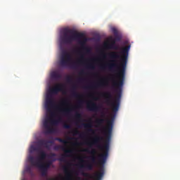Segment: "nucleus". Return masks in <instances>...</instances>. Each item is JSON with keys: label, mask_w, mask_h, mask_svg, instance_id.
Instances as JSON below:
<instances>
[{"label": "nucleus", "mask_w": 180, "mask_h": 180, "mask_svg": "<svg viewBox=\"0 0 180 180\" xmlns=\"http://www.w3.org/2000/svg\"><path fill=\"white\" fill-rule=\"evenodd\" d=\"M110 40L111 41L110 44L106 43L104 44V47L105 49H110L111 50H120V47L116 45V39H114L113 37H110Z\"/></svg>", "instance_id": "9"}, {"label": "nucleus", "mask_w": 180, "mask_h": 180, "mask_svg": "<svg viewBox=\"0 0 180 180\" xmlns=\"http://www.w3.org/2000/svg\"><path fill=\"white\" fill-rule=\"evenodd\" d=\"M26 172H28V174H30V175L33 176V175H34L33 171H32V168H30V167H28L26 168Z\"/></svg>", "instance_id": "22"}, {"label": "nucleus", "mask_w": 180, "mask_h": 180, "mask_svg": "<svg viewBox=\"0 0 180 180\" xmlns=\"http://www.w3.org/2000/svg\"><path fill=\"white\" fill-rule=\"evenodd\" d=\"M71 105V101H70L69 98H63L60 101V106H70Z\"/></svg>", "instance_id": "14"}, {"label": "nucleus", "mask_w": 180, "mask_h": 180, "mask_svg": "<svg viewBox=\"0 0 180 180\" xmlns=\"http://www.w3.org/2000/svg\"><path fill=\"white\" fill-rule=\"evenodd\" d=\"M35 165H37L35 167H37L38 168H39V169H46L47 170V169H49V168H50V165H51V162L49 161L45 165L43 164V162L39 163V164L38 162V163L35 164Z\"/></svg>", "instance_id": "11"}, {"label": "nucleus", "mask_w": 180, "mask_h": 180, "mask_svg": "<svg viewBox=\"0 0 180 180\" xmlns=\"http://www.w3.org/2000/svg\"><path fill=\"white\" fill-rule=\"evenodd\" d=\"M101 117H105V114H103V115H101Z\"/></svg>", "instance_id": "34"}, {"label": "nucleus", "mask_w": 180, "mask_h": 180, "mask_svg": "<svg viewBox=\"0 0 180 180\" xmlns=\"http://www.w3.org/2000/svg\"><path fill=\"white\" fill-rule=\"evenodd\" d=\"M60 40L65 44H72V42L77 41L79 44L81 50H83L86 54L91 53L92 50L86 46L88 37L82 32H78L74 30L65 28L60 37Z\"/></svg>", "instance_id": "3"}, {"label": "nucleus", "mask_w": 180, "mask_h": 180, "mask_svg": "<svg viewBox=\"0 0 180 180\" xmlns=\"http://www.w3.org/2000/svg\"><path fill=\"white\" fill-rule=\"evenodd\" d=\"M86 108L88 110L91 112H98L101 109V107L97 105L96 103H94L93 101H90L87 103Z\"/></svg>", "instance_id": "10"}, {"label": "nucleus", "mask_w": 180, "mask_h": 180, "mask_svg": "<svg viewBox=\"0 0 180 180\" xmlns=\"http://www.w3.org/2000/svg\"><path fill=\"white\" fill-rule=\"evenodd\" d=\"M82 126H83V127H84V129H88L87 131L89 133H92L93 134H95V130H94L92 129V121L91 120H90V123L82 124Z\"/></svg>", "instance_id": "12"}, {"label": "nucleus", "mask_w": 180, "mask_h": 180, "mask_svg": "<svg viewBox=\"0 0 180 180\" xmlns=\"http://www.w3.org/2000/svg\"><path fill=\"white\" fill-rule=\"evenodd\" d=\"M64 89V84H58L53 88L50 89L49 93L46 95L45 107L46 112L49 113V116L47 117L44 121V127L45 129L44 134H51L54 131L53 126H57L60 122H61V117L58 120H54L56 113L53 112L54 108V100L53 99V95H57L58 92L63 91Z\"/></svg>", "instance_id": "2"}, {"label": "nucleus", "mask_w": 180, "mask_h": 180, "mask_svg": "<svg viewBox=\"0 0 180 180\" xmlns=\"http://www.w3.org/2000/svg\"><path fill=\"white\" fill-rule=\"evenodd\" d=\"M130 45L124 46L122 49L121 54L118 51H111L108 53L109 58L111 60L110 63L108 65V68L110 71H117V77H119V74L120 72V70H122V63H123V58L124 56L127 57L126 60V67H127V58L129 57V51H130Z\"/></svg>", "instance_id": "4"}, {"label": "nucleus", "mask_w": 180, "mask_h": 180, "mask_svg": "<svg viewBox=\"0 0 180 180\" xmlns=\"http://www.w3.org/2000/svg\"><path fill=\"white\" fill-rule=\"evenodd\" d=\"M41 171V176H47V169H40Z\"/></svg>", "instance_id": "23"}, {"label": "nucleus", "mask_w": 180, "mask_h": 180, "mask_svg": "<svg viewBox=\"0 0 180 180\" xmlns=\"http://www.w3.org/2000/svg\"><path fill=\"white\" fill-rule=\"evenodd\" d=\"M113 39L115 40V41H120V40H122V38H120L119 35L117 34L115 35V38Z\"/></svg>", "instance_id": "26"}, {"label": "nucleus", "mask_w": 180, "mask_h": 180, "mask_svg": "<svg viewBox=\"0 0 180 180\" xmlns=\"http://www.w3.org/2000/svg\"><path fill=\"white\" fill-rule=\"evenodd\" d=\"M49 143H51L49 141H46L44 139H41L38 141V144L41 146V147H46V148H49Z\"/></svg>", "instance_id": "15"}, {"label": "nucleus", "mask_w": 180, "mask_h": 180, "mask_svg": "<svg viewBox=\"0 0 180 180\" xmlns=\"http://www.w3.org/2000/svg\"><path fill=\"white\" fill-rule=\"evenodd\" d=\"M38 153H39V155L38 158H37L36 160L33 156L28 157V161L30 162L32 167L37 166V165L34 164H42L43 161H44V160H46V158H47V153L44 150L41 149Z\"/></svg>", "instance_id": "6"}, {"label": "nucleus", "mask_w": 180, "mask_h": 180, "mask_svg": "<svg viewBox=\"0 0 180 180\" xmlns=\"http://www.w3.org/2000/svg\"><path fill=\"white\" fill-rule=\"evenodd\" d=\"M72 89L73 91L72 93V96H74V98H82V95L77 93V91H75V89H77V86H75V84H74L72 86Z\"/></svg>", "instance_id": "17"}, {"label": "nucleus", "mask_w": 180, "mask_h": 180, "mask_svg": "<svg viewBox=\"0 0 180 180\" xmlns=\"http://www.w3.org/2000/svg\"><path fill=\"white\" fill-rule=\"evenodd\" d=\"M73 136H78L79 135L80 137H82V136H84V134H80L79 131L75 129L73 131Z\"/></svg>", "instance_id": "20"}, {"label": "nucleus", "mask_w": 180, "mask_h": 180, "mask_svg": "<svg viewBox=\"0 0 180 180\" xmlns=\"http://www.w3.org/2000/svg\"><path fill=\"white\" fill-rule=\"evenodd\" d=\"M82 174L83 176H86V178H91V174L85 172H82Z\"/></svg>", "instance_id": "25"}, {"label": "nucleus", "mask_w": 180, "mask_h": 180, "mask_svg": "<svg viewBox=\"0 0 180 180\" xmlns=\"http://www.w3.org/2000/svg\"><path fill=\"white\" fill-rule=\"evenodd\" d=\"M87 68H90L91 70H94L95 67L92 64H89L87 65Z\"/></svg>", "instance_id": "28"}, {"label": "nucleus", "mask_w": 180, "mask_h": 180, "mask_svg": "<svg viewBox=\"0 0 180 180\" xmlns=\"http://www.w3.org/2000/svg\"><path fill=\"white\" fill-rule=\"evenodd\" d=\"M60 149L62 150V151H63L65 154L63 155L62 157L59 158V161H60V162H65V157H68V154H72V149H67V148H65V146H60L55 147V150Z\"/></svg>", "instance_id": "8"}, {"label": "nucleus", "mask_w": 180, "mask_h": 180, "mask_svg": "<svg viewBox=\"0 0 180 180\" xmlns=\"http://www.w3.org/2000/svg\"><path fill=\"white\" fill-rule=\"evenodd\" d=\"M75 117L77 119V120H81V119H82V115H81L79 112H76Z\"/></svg>", "instance_id": "21"}, {"label": "nucleus", "mask_w": 180, "mask_h": 180, "mask_svg": "<svg viewBox=\"0 0 180 180\" xmlns=\"http://www.w3.org/2000/svg\"><path fill=\"white\" fill-rule=\"evenodd\" d=\"M84 70H82L80 72H79V75H84Z\"/></svg>", "instance_id": "31"}, {"label": "nucleus", "mask_w": 180, "mask_h": 180, "mask_svg": "<svg viewBox=\"0 0 180 180\" xmlns=\"http://www.w3.org/2000/svg\"><path fill=\"white\" fill-rule=\"evenodd\" d=\"M112 32L115 34V36H117V30L115 27L112 28Z\"/></svg>", "instance_id": "24"}, {"label": "nucleus", "mask_w": 180, "mask_h": 180, "mask_svg": "<svg viewBox=\"0 0 180 180\" xmlns=\"http://www.w3.org/2000/svg\"><path fill=\"white\" fill-rule=\"evenodd\" d=\"M64 170H65V171H68L67 167H64Z\"/></svg>", "instance_id": "32"}, {"label": "nucleus", "mask_w": 180, "mask_h": 180, "mask_svg": "<svg viewBox=\"0 0 180 180\" xmlns=\"http://www.w3.org/2000/svg\"><path fill=\"white\" fill-rule=\"evenodd\" d=\"M95 99V101H97L98 100V98H94Z\"/></svg>", "instance_id": "37"}, {"label": "nucleus", "mask_w": 180, "mask_h": 180, "mask_svg": "<svg viewBox=\"0 0 180 180\" xmlns=\"http://www.w3.org/2000/svg\"><path fill=\"white\" fill-rule=\"evenodd\" d=\"M40 148L35 146H30V153H33V151H37L39 153V151H40Z\"/></svg>", "instance_id": "18"}, {"label": "nucleus", "mask_w": 180, "mask_h": 180, "mask_svg": "<svg viewBox=\"0 0 180 180\" xmlns=\"http://www.w3.org/2000/svg\"><path fill=\"white\" fill-rule=\"evenodd\" d=\"M56 140L59 141V143H62L63 144H67L68 142L65 139H63L61 138H56Z\"/></svg>", "instance_id": "19"}, {"label": "nucleus", "mask_w": 180, "mask_h": 180, "mask_svg": "<svg viewBox=\"0 0 180 180\" xmlns=\"http://www.w3.org/2000/svg\"><path fill=\"white\" fill-rule=\"evenodd\" d=\"M53 161H56V159H53Z\"/></svg>", "instance_id": "38"}, {"label": "nucleus", "mask_w": 180, "mask_h": 180, "mask_svg": "<svg viewBox=\"0 0 180 180\" xmlns=\"http://www.w3.org/2000/svg\"><path fill=\"white\" fill-rule=\"evenodd\" d=\"M104 85H106V83L103 82H101L97 83L96 84H91L90 86H86V89H92L94 88H96L98 86H103Z\"/></svg>", "instance_id": "13"}, {"label": "nucleus", "mask_w": 180, "mask_h": 180, "mask_svg": "<svg viewBox=\"0 0 180 180\" xmlns=\"http://www.w3.org/2000/svg\"><path fill=\"white\" fill-rule=\"evenodd\" d=\"M101 68H102L103 70H104V68H105V66H102V67H101Z\"/></svg>", "instance_id": "36"}, {"label": "nucleus", "mask_w": 180, "mask_h": 180, "mask_svg": "<svg viewBox=\"0 0 180 180\" xmlns=\"http://www.w3.org/2000/svg\"><path fill=\"white\" fill-rule=\"evenodd\" d=\"M126 60L127 56L122 58V63L121 64L122 68L120 69L118 75V81H112V88H115L116 96L113 99V95L110 91H105L103 94V96L105 98V103L108 106H111L112 112L116 113L119 110L120 106V99H122V87L124 84V74L126 72Z\"/></svg>", "instance_id": "1"}, {"label": "nucleus", "mask_w": 180, "mask_h": 180, "mask_svg": "<svg viewBox=\"0 0 180 180\" xmlns=\"http://www.w3.org/2000/svg\"><path fill=\"white\" fill-rule=\"evenodd\" d=\"M72 139H75V138L69 137V138H68V140H72Z\"/></svg>", "instance_id": "33"}, {"label": "nucleus", "mask_w": 180, "mask_h": 180, "mask_svg": "<svg viewBox=\"0 0 180 180\" xmlns=\"http://www.w3.org/2000/svg\"><path fill=\"white\" fill-rule=\"evenodd\" d=\"M68 82H72V77L71 76H69L67 77Z\"/></svg>", "instance_id": "29"}, {"label": "nucleus", "mask_w": 180, "mask_h": 180, "mask_svg": "<svg viewBox=\"0 0 180 180\" xmlns=\"http://www.w3.org/2000/svg\"><path fill=\"white\" fill-rule=\"evenodd\" d=\"M84 103V101L79 100L78 101L77 105L73 108H58V110L60 113H62V115H70L72 110H75V109H79L81 106H82V104Z\"/></svg>", "instance_id": "7"}, {"label": "nucleus", "mask_w": 180, "mask_h": 180, "mask_svg": "<svg viewBox=\"0 0 180 180\" xmlns=\"http://www.w3.org/2000/svg\"><path fill=\"white\" fill-rule=\"evenodd\" d=\"M53 157H56V153H51V155H50L51 160H53Z\"/></svg>", "instance_id": "30"}, {"label": "nucleus", "mask_w": 180, "mask_h": 180, "mask_svg": "<svg viewBox=\"0 0 180 180\" xmlns=\"http://www.w3.org/2000/svg\"><path fill=\"white\" fill-rule=\"evenodd\" d=\"M82 78H79V79H78V81H82Z\"/></svg>", "instance_id": "35"}, {"label": "nucleus", "mask_w": 180, "mask_h": 180, "mask_svg": "<svg viewBox=\"0 0 180 180\" xmlns=\"http://www.w3.org/2000/svg\"><path fill=\"white\" fill-rule=\"evenodd\" d=\"M51 78L56 79V81H58V79H61V74L58 73V72H53L51 74Z\"/></svg>", "instance_id": "16"}, {"label": "nucleus", "mask_w": 180, "mask_h": 180, "mask_svg": "<svg viewBox=\"0 0 180 180\" xmlns=\"http://www.w3.org/2000/svg\"><path fill=\"white\" fill-rule=\"evenodd\" d=\"M63 127H64V129H71V125H70L68 124H64Z\"/></svg>", "instance_id": "27"}, {"label": "nucleus", "mask_w": 180, "mask_h": 180, "mask_svg": "<svg viewBox=\"0 0 180 180\" xmlns=\"http://www.w3.org/2000/svg\"><path fill=\"white\" fill-rule=\"evenodd\" d=\"M84 56H81L78 60L72 62V55H71L70 52L65 51L61 54L60 65L63 68L70 67V68L75 70L77 68L78 64H82V61H84Z\"/></svg>", "instance_id": "5"}]
</instances>
